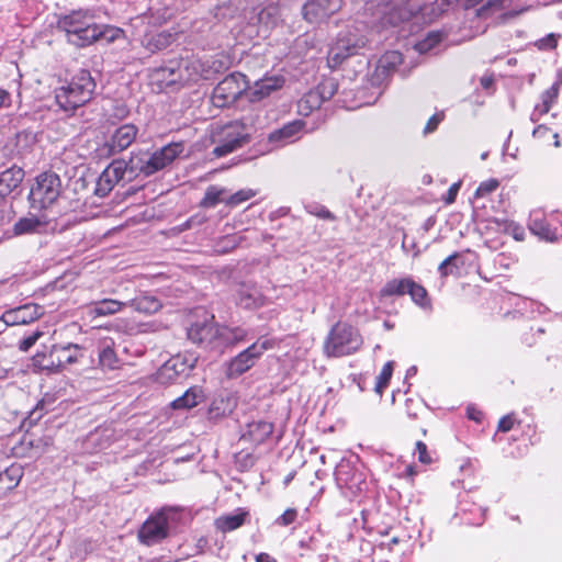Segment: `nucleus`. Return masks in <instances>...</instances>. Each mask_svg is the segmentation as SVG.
Wrapping results in <instances>:
<instances>
[{
    "label": "nucleus",
    "mask_w": 562,
    "mask_h": 562,
    "mask_svg": "<svg viewBox=\"0 0 562 562\" xmlns=\"http://www.w3.org/2000/svg\"><path fill=\"white\" fill-rule=\"evenodd\" d=\"M393 366H394L393 361H387L383 366L380 374L378 375L376 383H375V391L379 394H382L383 391L386 389V386L390 382V379L392 376V373H393Z\"/></svg>",
    "instance_id": "obj_40"
},
{
    "label": "nucleus",
    "mask_w": 562,
    "mask_h": 562,
    "mask_svg": "<svg viewBox=\"0 0 562 562\" xmlns=\"http://www.w3.org/2000/svg\"><path fill=\"white\" fill-rule=\"evenodd\" d=\"M237 406V396L234 393H225L215 397L210 406L211 417L217 418L229 415Z\"/></svg>",
    "instance_id": "obj_27"
},
{
    "label": "nucleus",
    "mask_w": 562,
    "mask_h": 562,
    "mask_svg": "<svg viewBox=\"0 0 562 562\" xmlns=\"http://www.w3.org/2000/svg\"><path fill=\"white\" fill-rule=\"evenodd\" d=\"M366 44L367 38L357 29L339 33L327 55L329 67H338L345 59L358 54Z\"/></svg>",
    "instance_id": "obj_6"
},
{
    "label": "nucleus",
    "mask_w": 562,
    "mask_h": 562,
    "mask_svg": "<svg viewBox=\"0 0 562 562\" xmlns=\"http://www.w3.org/2000/svg\"><path fill=\"white\" fill-rule=\"evenodd\" d=\"M211 318H205L203 322H196L188 328V338L196 345L207 349L217 350L218 344V328L220 325Z\"/></svg>",
    "instance_id": "obj_10"
},
{
    "label": "nucleus",
    "mask_w": 562,
    "mask_h": 562,
    "mask_svg": "<svg viewBox=\"0 0 562 562\" xmlns=\"http://www.w3.org/2000/svg\"><path fill=\"white\" fill-rule=\"evenodd\" d=\"M248 333L241 327L220 326L217 350L244 341Z\"/></svg>",
    "instance_id": "obj_28"
},
{
    "label": "nucleus",
    "mask_w": 562,
    "mask_h": 562,
    "mask_svg": "<svg viewBox=\"0 0 562 562\" xmlns=\"http://www.w3.org/2000/svg\"><path fill=\"white\" fill-rule=\"evenodd\" d=\"M137 132V127L133 124H124L116 128L108 143L109 151L115 154L130 147L134 143Z\"/></svg>",
    "instance_id": "obj_22"
},
{
    "label": "nucleus",
    "mask_w": 562,
    "mask_h": 562,
    "mask_svg": "<svg viewBox=\"0 0 562 562\" xmlns=\"http://www.w3.org/2000/svg\"><path fill=\"white\" fill-rule=\"evenodd\" d=\"M514 426V418L512 415L504 416L498 423V430L506 432Z\"/></svg>",
    "instance_id": "obj_53"
},
{
    "label": "nucleus",
    "mask_w": 562,
    "mask_h": 562,
    "mask_svg": "<svg viewBox=\"0 0 562 562\" xmlns=\"http://www.w3.org/2000/svg\"><path fill=\"white\" fill-rule=\"evenodd\" d=\"M168 536V518L164 512L150 516L142 526L138 538L140 542L151 546Z\"/></svg>",
    "instance_id": "obj_12"
},
{
    "label": "nucleus",
    "mask_w": 562,
    "mask_h": 562,
    "mask_svg": "<svg viewBox=\"0 0 562 562\" xmlns=\"http://www.w3.org/2000/svg\"><path fill=\"white\" fill-rule=\"evenodd\" d=\"M24 172L20 168L7 169L0 173V201L22 182Z\"/></svg>",
    "instance_id": "obj_29"
},
{
    "label": "nucleus",
    "mask_w": 562,
    "mask_h": 562,
    "mask_svg": "<svg viewBox=\"0 0 562 562\" xmlns=\"http://www.w3.org/2000/svg\"><path fill=\"white\" fill-rule=\"evenodd\" d=\"M443 113L442 112H438V113H435L427 122L425 128H424V133L425 134H429V133H432L434 131H436V128L438 127V125L440 124V122L443 120Z\"/></svg>",
    "instance_id": "obj_50"
},
{
    "label": "nucleus",
    "mask_w": 562,
    "mask_h": 562,
    "mask_svg": "<svg viewBox=\"0 0 562 562\" xmlns=\"http://www.w3.org/2000/svg\"><path fill=\"white\" fill-rule=\"evenodd\" d=\"M284 82L282 76H266L257 80L251 87L248 85L247 98L250 102H258L281 89Z\"/></svg>",
    "instance_id": "obj_18"
},
{
    "label": "nucleus",
    "mask_w": 562,
    "mask_h": 562,
    "mask_svg": "<svg viewBox=\"0 0 562 562\" xmlns=\"http://www.w3.org/2000/svg\"><path fill=\"white\" fill-rule=\"evenodd\" d=\"M182 151L183 145L181 143H171L151 154L133 155L128 161L130 170L144 176H151L169 166Z\"/></svg>",
    "instance_id": "obj_4"
},
{
    "label": "nucleus",
    "mask_w": 562,
    "mask_h": 562,
    "mask_svg": "<svg viewBox=\"0 0 562 562\" xmlns=\"http://www.w3.org/2000/svg\"><path fill=\"white\" fill-rule=\"evenodd\" d=\"M402 63V55L398 52H387L380 59L382 67H395Z\"/></svg>",
    "instance_id": "obj_47"
},
{
    "label": "nucleus",
    "mask_w": 562,
    "mask_h": 562,
    "mask_svg": "<svg viewBox=\"0 0 562 562\" xmlns=\"http://www.w3.org/2000/svg\"><path fill=\"white\" fill-rule=\"evenodd\" d=\"M267 300L259 289L252 284H241L236 294V303L243 308L254 310L266 304Z\"/></svg>",
    "instance_id": "obj_23"
},
{
    "label": "nucleus",
    "mask_w": 562,
    "mask_h": 562,
    "mask_svg": "<svg viewBox=\"0 0 562 562\" xmlns=\"http://www.w3.org/2000/svg\"><path fill=\"white\" fill-rule=\"evenodd\" d=\"M479 415H480V413L474 414V413H472L470 409L468 411V416H469V418L474 419V420H476V422H479V420H480V416H479Z\"/></svg>",
    "instance_id": "obj_61"
},
{
    "label": "nucleus",
    "mask_w": 562,
    "mask_h": 562,
    "mask_svg": "<svg viewBox=\"0 0 562 562\" xmlns=\"http://www.w3.org/2000/svg\"><path fill=\"white\" fill-rule=\"evenodd\" d=\"M274 347L273 339H258L247 349L235 356L226 367L229 379L237 378L251 369L265 351Z\"/></svg>",
    "instance_id": "obj_7"
},
{
    "label": "nucleus",
    "mask_w": 562,
    "mask_h": 562,
    "mask_svg": "<svg viewBox=\"0 0 562 562\" xmlns=\"http://www.w3.org/2000/svg\"><path fill=\"white\" fill-rule=\"evenodd\" d=\"M247 516H248L247 512H245L243 509H238L234 514L224 515V516L218 517L215 520V527L222 532L233 531L244 525Z\"/></svg>",
    "instance_id": "obj_33"
},
{
    "label": "nucleus",
    "mask_w": 562,
    "mask_h": 562,
    "mask_svg": "<svg viewBox=\"0 0 562 562\" xmlns=\"http://www.w3.org/2000/svg\"><path fill=\"white\" fill-rule=\"evenodd\" d=\"M415 452L417 453L419 462L430 464L432 459L427 450V446L423 441L416 442Z\"/></svg>",
    "instance_id": "obj_49"
},
{
    "label": "nucleus",
    "mask_w": 562,
    "mask_h": 562,
    "mask_svg": "<svg viewBox=\"0 0 562 562\" xmlns=\"http://www.w3.org/2000/svg\"><path fill=\"white\" fill-rule=\"evenodd\" d=\"M255 191L251 189H243L227 196V200H225V204L232 207L237 206L243 202H246L252 196H255Z\"/></svg>",
    "instance_id": "obj_41"
},
{
    "label": "nucleus",
    "mask_w": 562,
    "mask_h": 562,
    "mask_svg": "<svg viewBox=\"0 0 562 562\" xmlns=\"http://www.w3.org/2000/svg\"><path fill=\"white\" fill-rule=\"evenodd\" d=\"M222 243H224V246L218 249L220 251H228L236 247L237 245V237L236 236H226L222 239Z\"/></svg>",
    "instance_id": "obj_54"
},
{
    "label": "nucleus",
    "mask_w": 562,
    "mask_h": 562,
    "mask_svg": "<svg viewBox=\"0 0 562 562\" xmlns=\"http://www.w3.org/2000/svg\"><path fill=\"white\" fill-rule=\"evenodd\" d=\"M409 278L405 279H393L385 283L381 289L382 296L403 295L407 293L409 286Z\"/></svg>",
    "instance_id": "obj_37"
},
{
    "label": "nucleus",
    "mask_w": 562,
    "mask_h": 562,
    "mask_svg": "<svg viewBox=\"0 0 562 562\" xmlns=\"http://www.w3.org/2000/svg\"><path fill=\"white\" fill-rule=\"evenodd\" d=\"M43 314V308L36 304H25L7 311L2 315L3 322L9 326L29 324Z\"/></svg>",
    "instance_id": "obj_20"
},
{
    "label": "nucleus",
    "mask_w": 562,
    "mask_h": 562,
    "mask_svg": "<svg viewBox=\"0 0 562 562\" xmlns=\"http://www.w3.org/2000/svg\"><path fill=\"white\" fill-rule=\"evenodd\" d=\"M248 81L240 72L226 76L213 90L212 102L217 108L233 104L244 92H248Z\"/></svg>",
    "instance_id": "obj_8"
},
{
    "label": "nucleus",
    "mask_w": 562,
    "mask_h": 562,
    "mask_svg": "<svg viewBox=\"0 0 562 562\" xmlns=\"http://www.w3.org/2000/svg\"><path fill=\"white\" fill-rule=\"evenodd\" d=\"M459 259V254L454 252L447 257L438 267V270L442 277H446L457 269L456 260Z\"/></svg>",
    "instance_id": "obj_45"
},
{
    "label": "nucleus",
    "mask_w": 562,
    "mask_h": 562,
    "mask_svg": "<svg viewBox=\"0 0 562 562\" xmlns=\"http://www.w3.org/2000/svg\"><path fill=\"white\" fill-rule=\"evenodd\" d=\"M549 133V128L544 125H538L533 132L532 135L537 138H543Z\"/></svg>",
    "instance_id": "obj_57"
},
{
    "label": "nucleus",
    "mask_w": 562,
    "mask_h": 562,
    "mask_svg": "<svg viewBox=\"0 0 562 562\" xmlns=\"http://www.w3.org/2000/svg\"><path fill=\"white\" fill-rule=\"evenodd\" d=\"M226 189L220 188L217 186H210L204 194V198L201 201V205L203 207H214L217 203L224 202L227 200Z\"/></svg>",
    "instance_id": "obj_36"
},
{
    "label": "nucleus",
    "mask_w": 562,
    "mask_h": 562,
    "mask_svg": "<svg viewBox=\"0 0 562 562\" xmlns=\"http://www.w3.org/2000/svg\"><path fill=\"white\" fill-rule=\"evenodd\" d=\"M23 476V469L20 464H11L3 471L0 470V495L1 497L9 491L18 486Z\"/></svg>",
    "instance_id": "obj_31"
},
{
    "label": "nucleus",
    "mask_w": 562,
    "mask_h": 562,
    "mask_svg": "<svg viewBox=\"0 0 562 562\" xmlns=\"http://www.w3.org/2000/svg\"><path fill=\"white\" fill-rule=\"evenodd\" d=\"M362 342L358 329L347 323L338 322L326 336L323 351L328 358H340L358 351Z\"/></svg>",
    "instance_id": "obj_3"
},
{
    "label": "nucleus",
    "mask_w": 562,
    "mask_h": 562,
    "mask_svg": "<svg viewBox=\"0 0 562 562\" xmlns=\"http://www.w3.org/2000/svg\"><path fill=\"white\" fill-rule=\"evenodd\" d=\"M277 12H278L277 8H273V7L266 8L259 13V21L263 22L266 19L276 15Z\"/></svg>",
    "instance_id": "obj_56"
},
{
    "label": "nucleus",
    "mask_w": 562,
    "mask_h": 562,
    "mask_svg": "<svg viewBox=\"0 0 562 562\" xmlns=\"http://www.w3.org/2000/svg\"><path fill=\"white\" fill-rule=\"evenodd\" d=\"M297 517V512L294 508H288L281 516H279L276 520V524L279 526H289L295 521Z\"/></svg>",
    "instance_id": "obj_48"
},
{
    "label": "nucleus",
    "mask_w": 562,
    "mask_h": 562,
    "mask_svg": "<svg viewBox=\"0 0 562 562\" xmlns=\"http://www.w3.org/2000/svg\"><path fill=\"white\" fill-rule=\"evenodd\" d=\"M529 229L532 234L546 241L558 240L555 229L551 228L550 224L542 216L540 212H532L530 215Z\"/></svg>",
    "instance_id": "obj_26"
},
{
    "label": "nucleus",
    "mask_w": 562,
    "mask_h": 562,
    "mask_svg": "<svg viewBox=\"0 0 562 562\" xmlns=\"http://www.w3.org/2000/svg\"><path fill=\"white\" fill-rule=\"evenodd\" d=\"M499 186V182L496 179H488L486 181L481 182L477 187L474 196L475 198H484L495 191Z\"/></svg>",
    "instance_id": "obj_43"
},
{
    "label": "nucleus",
    "mask_w": 562,
    "mask_h": 562,
    "mask_svg": "<svg viewBox=\"0 0 562 562\" xmlns=\"http://www.w3.org/2000/svg\"><path fill=\"white\" fill-rule=\"evenodd\" d=\"M127 306L133 307L135 311L146 314L156 313L160 310V302L151 295H142L135 299L127 300Z\"/></svg>",
    "instance_id": "obj_35"
},
{
    "label": "nucleus",
    "mask_w": 562,
    "mask_h": 562,
    "mask_svg": "<svg viewBox=\"0 0 562 562\" xmlns=\"http://www.w3.org/2000/svg\"><path fill=\"white\" fill-rule=\"evenodd\" d=\"M57 29L65 33L68 43L77 47H87L101 38L112 42L121 33L120 29L97 23L93 12L87 9L60 15Z\"/></svg>",
    "instance_id": "obj_1"
},
{
    "label": "nucleus",
    "mask_w": 562,
    "mask_h": 562,
    "mask_svg": "<svg viewBox=\"0 0 562 562\" xmlns=\"http://www.w3.org/2000/svg\"><path fill=\"white\" fill-rule=\"evenodd\" d=\"M342 474H344V471H342V468H340L337 473H336V479H337V482L338 483H344L345 485H347L349 488H351V485H349V483L347 482V480H345L342 477Z\"/></svg>",
    "instance_id": "obj_60"
},
{
    "label": "nucleus",
    "mask_w": 562,
    "mask_h": 562,
    "mask_svg": "<svg viewBox=\"0 0 562 562\" xmlns=\"http://www.w3.org/2000/svg\"><path fill=\"white\" fill-rule=\"evenodd\" d=\"M55 223L45 215L27 214L13 225L16 236L26 234H45L55 229Z\"/></svg>",
    "instance_id": "obj_15"
},
{
    "label": "nucleus",
    "mask_w": 562,
    "mask_h": 562,
    "mask_svg": "<svg viewBox=\"0 0 562 562\" xmlns=\"http://www.w3.org/2000/svg\"><path fill=\"white\" fill-rule=\"evenodd\" d=\"M557 44L558 35H555L554 33H550L536 42V46L541 50L554 49L557 47Z\"/></svg>",
    "instance_id": "obj_46"
},
{
    "label": "nucleus",
    "mask_w": 562,
    "mask_h": 562,
    "mask_svg": "<svg viewBox=\"0 0 562 562\" xmlns=\"http://www.w3.org/2000/svg\"><path fill=\"white\" fill-rule=\"evenodd\" d=\"M339 9V0H310L303 5V16L310 23H321Z\"/></svg>",
    "instance_id": "obj_14"
},
{
    "label": "nucleus",
    "mask_w": 562,
    "mask_h": 562,
    "mask_svg": "<svg viewBox=\"0 0 562 562\" xmlns=\"http://www.w3.org/2000/svg\"><path fill=\"white\" fill-rule=\"evenodd\" d=\"M493 83V78L491 76H484L481 78V85L483 88L488 89Z\"/></svg>",
    "instance_id": "obj_59"
},
{
    "label": "nucleus",
    "mask_w": 562,
    "mask_h": 562,
    "mask_svg": "<svg viewBox=\"0 0 562 562\" xmlns=\"http://www.w3.org/2000/svg\"><path fill=\"white\" fill-rule=\"evenodd\" d=\"M441 41V35L438 33H429L426 38L416 44V49L419 53H426L434 48Z\"/></svg>",
    "instance_id": "obj_42"
},
{
    "label": "nucleus",
    "mask_w": 562,
    "mask_h": 562,
    "mask_svg": "<svg viewBox=\"0 0 562 562\" xmlns=\"http://www.w3.org/2000/svg\"><path fill=\"white\" fill-rule=\"evenodd\" d=\"M194 362L182 356L172 357L158 369L156 380L160 384L173 383L178 378L187 375L194 368Z\"/></svg>",
    "instance_id": "obj_13"
},
{
    "label": "nucleus",
    "mask_w": 562,
    "mask_h": 562,
    "mask_svg": "<svg viewBox=\"0 0 562 562\" xmlns=\"http://www.w3.org/2000/svg\"><path fill=\"white\" fill-rule=\"evenodd\" d=\"M256 562H278V561L270 554L261 552L256 555Z\"/></svg>",
    "instance_id": "obj_58"
},
{
    "label": "nucleus",
    "mask_w": 562,
    "mask_h": 562,
    "mask_svg": "<svg viewBox=\"0 0 562 562\" xmlns=\"http://www.w3.org/2000/svg\"><path fill=\"white\" fill-rule=\"evenodd\" d=\"M204 400V393L201 387L193 386L190 387L182 396L176 398L171 406L175 409H189L195 407L200 402Z\"/></svg>",
    "instance_id": "obj_34"
},
{
    "label": "nucleus",
    "mask_w": 562,
    "mask_h": 562,
    "mask_svg": "<svg viewBox=\"0 0 562 562\" xmlns=\"http://www.w3.org/2000/svg\"><path fill=\"white\" fill-rule=\"evenodd\" d=\"M273 431L271 423L265 420L252 422L247 425V430L243 435L244 440L254 443L263 442Z\"/></svg>",
    "instance_id": "obj_30"
},
{
    "label": "nucleus",
    "mask_w": 562,
    "mask_h": 562,
    "mask_svg": "<svg viewBox=\"0 0 562 562\" xmlns=\"http://www.w3.org/2000/svg\"><path fill=\"white\" fill-rule=\"evenodd\" d=\"M127 168H130V162L127 164L125 160H113L99 176L94 193L98 196L108 195L115 184L124 178Z\"/></svg>",
    "instance_id": "obj_11"
},
{
    "label": "nucleus",
    "mask_w": 562,
    "mask_h": 562,
    "mask_svg": "<svg viewBox=\"0 0 562 562\" xmlns=\"http://www.w3.org/2000/svg\"><path fill=\"white\" fill-rule=\"evenodd\" d=\"M202 64L199 60L190 61L184 69H179L178 77H173L175 70L172 68L166 67L161 68L158 71V75L168 80V83H175L177 81H196L199 78L209 79V71L201 70Z\"/></svg>",
    "instance_id": "obj_17"
},
{
    "label": "nucleus",
    "mask_w": 562,
    "mask_h": 562,
    "mask_svg": "<svg viewBox=\"0 0 562 562\" xmlns=\"http://www.w3.org/2000/svg\"><path fill=\"white\" fill-rule=\"evenodd\" d=\"M407 293L411 295L412 300L425 307L428 305L427 292L425 288L415 283L412 279L409 280V286L407 288Z\"/></svg>",
    "instance_id": "obj_39"
},
{
    "label": "nucleus",
    "mask_w": 562,
    "mask_h": 562,
    "mask_svg": "<svg viewBox=\"0 0 562 562\" xmlns=\"http://www.w3.org/2000/svg\"><path fill=\"white\" fill-rule=\"evenodd\" d=\"M407 372H408V374L415 373L416 372V367H412Z\"/></svg>",
    "instance_id": "obj_63"
},
{
    "label": "nucleus",
    "mask_w": 562,
    "mask_h": 562,
    "mask_svg": "<svg viewBox=\"0 0 562 562\" xmlns=\"http://www.w3.org/2000/svg\"><path fill=\"white\" fill-rule=\"evenodd\" d=\"M128 304L126 301H119L113 299H103L98 302H93L88 306V313L92 317L111 316L120 313Z\"/></svg>",
    "instance_id": "obj_24"
},
{
    "label": "nucleus",
    "mask_w": 562,
    "mask_h": 562,
    "mask_svg": "<svg viewBox=\"0 0 562 562\" xmlns=\"http://www.w3.org/2000/svg\"><path fill=\"white\" fill-rule=\"evenodd\" d=\"M560 85L559 82H555L549 89L541 93V101L540 103L535 105V109L530 116L532 122H538L542 115L547 114L551 110L553 104L557 103Z\"/></svg>",
    "instance_id": "obj_25"
},
{
    "label": "nucleus",
    "mask_w": 562,
    "mask_h": 562,
    "mask_svg": "<svg viewBox=\"0 0 562 562\" xmlns=\"http://www.w3.org/2000/svg\"><path fill=\"white\" fill-rule=\"evenodd\" d=\"M249 128L244 122H232L218 133V145L213 149L215 157H224L249 140Z\"/></svg>",
    "instance_id": "obj_9"
},
{
    "label": "nucleus",
    "mask_w": 562,
    "mask_h": 562,
    "mask_svg": "<svg viewBox=\"0 0 562 562\" xmlns=\"http://www.w3.org/2000/svg\"><path fill=\"white\" fill-rule=\"evenodd\" d=\"M460 186H461V183H460V182H456V183H453V184L449 188V190H448V192H447L446 196L443 198V200H445V202H446L447 204H451V203H453V202L456 201V198H457V194H458V192H459Z\"/></svg>",
    "instance_id": "obj_52"
},
{
    "label": "nucleus",
    "mask_w": 562,
    "mask_h": 562,
    "mask_svg": "<svg viewBox=\"0 0 562 562\" xmlns=\"http://www.w3.org/2000/svg\"><path fill=\"white\" fill-rule=\"evenodd\" d=\"M82 357L81 347L75 344L53 346L49 352V362L44 367L50 371H59L66 364H71Z\"/></svg>",
    "instance_id": "obj_16"
},
{
    "label": "nucleus",
    "mask_w": 562,
    "mask_h": 562,
    "mask_svg": "<svg viewBox=\"0 0 562 562\" xmlns=\"http://www.w3.org/2000/svg\"><path fill=\"white\" fill-rule=\"evenodd\" d=\"M304 127L305 123L301 120L290 122L270 133L268 142L272 144L274 148L285 146L299 139Z\"/></svg>",
    "instance_id": "obj_19"
},
{
    "label": "nucleus",
    "mask_w": 562,
    "mask_h": 562,
    "mask_svg": "<svg viewBox=\"0 0 562 562\" xmlns=\"http://www.w3.org/2000/svg\"><path fill=\"white\" fill-rule=\"evenodd\" d=\"M324 95L319 90H312L305 93L297 102V112L302 116L310 115L314 110L319 109Z\"/></svg>",
    "instance_id": "obj_32"
},
{
    "label": "nucleus",
    "mask_w": 562,
    "mask_h": 562,
    "mask_svg": "<svg viewBox=\"0 0 562 562\" xmlns=\"http://www.w3.org/2000/svg\"><path fill=\"white\" fill-rule=\"evenodd\" d=\"M306 211L310 214H312L316 217L323 218V220H329V221L335 220V215L328 209H326L324 205L310 204L306 206Z\"/></svg>",
    "instance_id": "obj_44"
},
{
    "label": "nucleus",
    "mask_w": 562,
    "mask_h": 562,
    "mask_svg": "<svg viewBox=\"0 0 562 562\" xmlns=\"http://www.w3.org/2000/svg\"><path fill=\"white\" fill-rule=\"evenodd\" d=\"M95 83L88 70H80L69 82L55 90V100L65 112H74L91 100Z\"/></svg>",
    "instance_id": "obj_2"
},
{
    "label": "nucleus",
    "mask_w": 562,
    "mask_h": 562,
    "mask_svg": "<svg viewBox=\"0 0 562 562\" xmlns=\"http://www.w3.org/2000/svg\"><path fill=\"white\" fill-rule=\"evenodd\" d=\"M491 224L496 225L499 231L512 234L516 240H522L525 236L524 228L515 222L508 220L493 218L490 221Z\"/></svg>",
    "instance_id": "obj_38"
},
{
    "label": "nucleus",
    "mask_w": 562,
    "mask_h": 562,
    "mask_svg": "<svg viewBox=\"0 0 562 562\" xmlns=\"http://www.w3.org/2000/svg\"><path fill=\"white\" fill-rule=\"evenodd\" d=\"M11 104V95L5 89L0 88V109L8 108Z\"/></svg>",
    "instance_id": "obj_55"
},
{
    "label": "nucleus",
    "mask_w": 562,
    "mask_h": 562,
    "mask_svg": "<svg viewBox=\"0 0 562 562\" xmlns=\"http://www.w3.org/2000/svg\"><path fill=\"white\" fill-rule=\"evenodd\" d=\"M61 193V181L54 172H43L35 178L29 200L33 209L44 210L53 205Z\"/></svg>",
    "instance_id": "obj_5"
},
{
    "label": "nucleus",
    "mask_w": 562,
    "mask_h": 562,
    "mask_svg": "<svg viewBox=\"0 0 562 562\" xmlns=\"http://www.w3.org/2000/svg\"><path fill=\"white\" fill-rule=\"evenodd\" d=\"M552 137L554 138V146H555V147H559V146H560V142H559V135H558V133H554V134L552 135Z\"/></svg>",
    "instance_id": "obj_62"
},
{
    "label": "nucleus",
    "mask_w": 562,
    "mask_h": 562,
    "mask_svg": "<svg viewBox=\"0 0 562 562\" xmlns=\"http://www.w3.org/2000/svg\"><path fill=\"white\" fill-rule=\"evenodd\" d=\"M42 336L41 331H35L32 335L26 336L23 338L20 344L19 348L22 351H27L37 341V339Z\"/></svg>",
    "instance_id": "obj_51"
},
{
    "label": "nucleus",
    "mask_w": 562,
    "mask_h": 562,
    "mask_svg": "<svg viewBox=\"0 0 562 562\" xmlns=\"http://www.w3.org/2000/svg\"><path fill=\"white\" fill-rule=\"evenodd\" d=\"M115 341L109 336H102L98 339L99 366L102 370H116L121 366V360L114 350Z\"/></svg>",
    "instance_id": "obj_21"
}]
</instances>
